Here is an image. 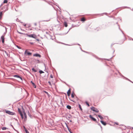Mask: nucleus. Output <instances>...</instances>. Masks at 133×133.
<instances>
[{
    "mask_svg": "<svg viewBox=\"0 0 133 133\" xmlns=\"http://www.w3.org/2000/svg\"><path fill=\"white\" fill-rule=\"evenodd\" d=\"M6 127H3L2 128V129L3 130H5L6 129Z\"/></svg>",
    "mask_w": 133,
    "mask_h": 133,
    "instance_id": "nucleus-24",
    "label": "nucleus"
},
{
    "mask_svg": "<svg viewBox=\"0 0 133 133\" xmlns=\"http://www.w3.org/2000/svg\"><path fill=\"white\" fill-rule=\"evenodd\" d=\"M68 31H68V32H67V33H66V34H67V33L68 32Z\"/></svg>",
    "mask_w": 133,
    "mask_h": 133,
    "instance_id": "nucleus-44",
    "label": "nucleus"
},
{
    "mask_svg": "<svg viewBox=\"0 0 133 133\" xmlns=\"http://www.w3.org/2000/svg\"><path fill=\"white\" fill-rule=\"evenodd\" d=\"M16 46L17 47V48H18L19 49H21V48L19 46L17 45H16Z\"/></svg>",
    "mask_w": 133,
    "mask_h": 133,
    "instance_id": "nucleus-28",
    "label": "nucleus"
},
{
    "mask_svg": "<svg viewBox=\"0 0 133 133\" xmlns=\"http://www.w3.org/2000/svg\"><path fill=\"white\" fill-rule=\"evenodd\" d=\"M50 77L51 78H53V76L52 74H51L50 75Z\"/></svg>",
    "mask_w": 133,
    "mask_h": 133,
    "instance_id": "nucleus-33",
    "label": "nucleus"
},
{
    "mask_svg": "<svg viewBox=\"0 0 133 133\" xmlns=\"http://www.w3.org/2000/svg\"><path fill=\"white\" fill-rule=\"evenodd\" d=\"M6 113L11 115H13V113L9 111H6Z\"/></svg>",
    "mask_w": 133,
    "mask_h": 133,
    "instance_id": "nucleus-8",
    "label": "nucleus"
},
{
    "mask_svg": "<svg viewBox=\"0 0 133 133\" xmlns=\"http://www.w3.org/2000/svg\"><path fill=\"white\" fill-rule=\"evenodd\" d=\"M98 125H100V124H98Z\"/></svg>",
    "mask_w": 133,
    "mask_h": 133,
    "instance_id": "nucleus-45",
    "label": "nucleus"
},
{
    "mask_svg": "<svg viewBox=\"0 0 133 133\" xmlns=\"http://www.w3.org/2000/svg\"><path fill=\"white\" fill-rule=\"evenodd\" d=\"M85 103L86 104L88 105V106H89V105L87 102H86Z\"/></svg>",
    "mask_w": 133,
    "mask_h": 133,
    "instance_id": "nucleus-30",
    "label": "nucleus"
},
{
    "mask_svg": "<svg viewBox=\"0 0 133 133\" xmlns=\"http://www.w3.org/2000/svg\"><path fill=\"white\" fill-rule=\"evenodd\" d=\"M79 108L81 109V110H82V109L81 108V105L80 104H79Z\"/></svg>",
    "mask_w": 133,
    "mask_h": 133,
    "instance_id": "nucleus-31",
    "label": "nucleus"
},
{
    "mask_svg": "<svg viewBox=\"0 0 133 133\" xmlns=\"http://www.w3.org/2000/svg\"><path fill=\"white\" fill-rule=\"evenodd\" d=\"M46 72H47V73H48V72L47 71Z\"/></svg>",
    "mask_w": 133,
    "mask_h": 133,
    "instance_id": "nucleus-49",
    "label": "nucleus"
},
{
    "mask_svg": "<svg viewBox=\"0 0 133 133\" xmlns=\"http://www.w3.org/2000/svg\"><path fill=\"white\" fill-rule=\"evenodd\" d=\"M80 49L82 50V49H81V48H80Z\"/></svg>",
    "mask_w": 133,
    "mask_h": 133,
    "instance_id": "nucleus-48",
    "label": "nucleus"
},
{
    "mask_svg": "<svg viewBox=\"0 0 133 133\" xmlns=\"http://www.w3.org/2000/svg\"><path fill=\"white\" fill-rule=\"evenodd\" d=\"M101 123L104 125H105L106 124V123L104 122L103 121L101 120Z\"/></svg>",
    "mask_w": 133,
    "mask_h": 133,
    "instance_id": "nucleus-12",
    "label": "nucleus"
},
{
    "mask_svg": "<svg viewBox=\"0 0 133 133\" xmlns=\"http://www.w3.org/2000/svg\"><path fill=\"white\" fill-rule=\"evenodd\" d=\"M115 124L117 125H118V123H115Z\"/></svg>",
    "mask_w": 133,
    "mask_h": 133,
    "instance_id": "nucleus-40",
    "label": "nucleus"
},
{
    "mask_svg": "<svg viewBox=\"0 0 133 133\" xmlns=\"http://www.w3.org/2000/svg\"><path fill=\"white\" fill-rule=\"evenodd\" d=\"M83 51L84 52H87H87H85V51Z\"/></svg>",
    "mask_w": 133,
    "mask_h": 133,
    "instance_id": "nucleus-46",
    "label": "nucleus"
},
{
    "mask_svg": "<svg viewBox=\"0 0 133 133\" xmlns=\"http://www.w3.org/2000/svg\"><path fill=\"white\" fill-rule=\"evenodd\" d=\"M118 26H119V29H120V28H119V25H118Z\"/></svg>",
    "mask_w": 133,
    "mask_h": 133,
    "instance_id": "nucleus-41",
    "label": "nucleus"
},
{
    "mask_svg": "<svg viewBox=\"0 0 133 133\" xmlns=\"http://www.w3.org/2000/svg\"><path fill=\"white\" fill-rule=\"evenodd\" d=\"M122 33H123V32H122Z\"/></svg>",
    "mask_w": 133,
    "mask_h": 133,
    "instance_id": "nucleus-52",
    "label": "nucleus"
},
{
    "mask_svg": "<svg viewBox=\"0 0 133 133\" xmlns=\"http://www.w3.org/2000/svg\"><path fill=\"white\" fill-rule=\"evenodd\" d=\"M32 71H34V72H36L37 71V70L35 69L34 68H32Z\"/></svg>",
    "mask_w": 133,
    "mask_h": 133,
    "instance_id": "nucleus-20",
    "label": "nucleus"
},
{
    "mask_svg": "<svg viewBox=\"0 0 133 133\" xmlns=\"http://www.w3.org/2000/svg\"><path fill=\"white\" fill-rule=\"evenodd\" d=\"M36 25V24H35V25Z\"/></svg>",
    "mask_w": 133,
    "mask_h": 133,
    "instance_id": "nucleus-42",
    "label": "nucleus"
},
{
    "mask_svg": "<svg viewBox=\"0 0 133 133\" xmlns=\"http://www.w3.org/2000/svg\"><path fill=\"white\" fill-rule=\"evenodd\" d=\"M20 22L22 23V22Z\"/></svg>",
    "mask_w": 133,
    "mask_h": 133,
    "instance_id": "nucleus-53",
    "label": "nucleus"
},
{
    "mask_svg": "<svg viewBox=\"0 0 133 133\" xmlns=\"http://www.w3.org/2000/svg\"><path fill=\"white\" fill-rule=\"evenodd\" d=\"M1 26H2L3 27H4L5 28V32L4 33V34H5L7 32V28L5 26H3V25H1Z\"/></svg>",
    "mask_w": 133,
    "mask_h": 133,
    "instance_id": "nucleus-15",
    "label": "nucleus"
},
{
    "mask_svg": "<svg viewBox=\"0 0 133 133\" xmlns=\"http://www.w3.org/2000/svg\"><path fill=\"white\" fill-rule=\"evenodd\" d=\"M5 35V34H4L1 37V39H2V42L3 43H4V36Z\"/></svg>",
    "mask_w": 133,
    "mask_h": 133,
    "instance_id": "nucleus-5",
    "label": "nucleus"
},
{
    "mask_svg": "<svg viewBox=\"0 0 133 133\" xmlns=\"http://www.w3.org/2000/svg\"><path fill=\"white\" fill-rule=\"evenodd\" d=\"M71 28H70L69 29V31L70 30V29H71Z\"/></svg>",
    "mask_w": 133,
    "mask_h": 133,
    "instance_id": "nucleus-43",
    "label": "nucleus"
},
{
    "mask_svg": "<svg viewBox=\"0 0 133 133\" xmlns=\"http://www.w3.org/2000/svg\"><path fill=\"white\" fill-rule=\"evenodd\" d=\"M28 115L30 117H31V114H30L29 113V111H28Z\"/></svg>",
    "mask_w": 133,
    "mask_h": 133,
    "instance_id": "nucleus-27",
    "label": "nucleus"
},
{
    "mask_svg": "<svg viewBox=\"0 0 133 133\" xmlns=\"http://www.w3.org/2000/svg\"><path fill=\"white\" fill-rule=\"evenodd\" d=\"M24 127L26 133H29V131L26 129L24 126Z\"/></svg>",
    "mask_w": 133,
    "mask_h": 133,
    "instance_id": "nucleus-16",
    "label": "nucleus"
},
{
    "mask_svg": "<svg viewBox=\"0 0 133 133\" xmlns=\"http://www.w3.org/2000/svg\"><path fill=\"white\" fill-rule=\"evenodd\" d=\"M24 25V26H26V24H24V25Z\"/></svg>",
    "mask_w": 133,
    "mask_h": 133,
    "instance_id": "nucleus-39",
    "label": "nucleus"
},
{
    "mask_svg": "<svg viewBox=\"0 0 133 133\" xmlns=\"http://www.w3.org/2000/svg\"><path fill=\"white\" fill-rule=\"evenodd\" d=\"M27 36L29 37H32L34 38H37V36L35 34L27 35Z\"/></svg>",
    "mask_w": 133,
    "mask_h": 133,
    "instance_id": "nucleus-1",
    "label": "nucleus"
},
{
    "mask_svg": "<svg viewBox=\"0 0 133 133\" xmlns=\"http://www.w3.org/2000/svg\"><path fill=\"white\" fill-rule=\"evenodd\" d=\"M71 96V97L72 98H74V94L73 93L72 94Z\"/></svg>",
    "mask_w": 133,
    "mask_h": 133,
    "instance_id": "nucleus-29",
    "label": "nucleus"
},
{
    "mask_svg": "<svg viewBox=\"0 0 133 133\" xmlns=\"http://www.w3.org/2000/svg\"><path fill=\"white\" fill-rule=\"evenodd\" d=\"M8 2V1L7 0H4V1L3 3H7Z\"/></svg>",
    "mask_w": 133,
    "mask_h": 133,
    "instance_id": "nucleus-26",
    "label": "nucleus"
},
{
    "mask_svg": "<svg viewBox=\"0 0 133 133\" xmlns=\"http://www.w3.org/2000/svg\"><path fill=\"white\" fill-rule=\"evenodd\" d=\"M18 112L19 113V114L21 116L22 118V119L24 118V117L23 116V114H22V112L21 110V109L20 108H18Z\"/></svg>",
    "mask_w": 133,
    "mask_h": 133,
    "instance_id": "nucleus-3",
    "label": "nucleus"
},
{
    "mask_svg": "<svg viewBox=\"0 0 133 133\" xmlns=\"http://www.w3.org/2000/svg\"><path fill=\"white\" fill-rule=\"evenodd\" d=\"M71 92L70 89L67 92V95L68 96H69Z\"/></svg>",
    "mask_w": 133,
    "mask_h": 133,
    "instance_id": "nucleus-9",
    "label": "nucleus"
},
{
    "mask_svg": "<svg viewBox=\"0 0 133 133\" xmlns=\"http://www.w3.org/2000/svg\"><path fill=\"white\" fill-rule=\"evenodd\" d=\"M44 92H45V93H46V94H47L48 95H49V94H48V93L46 91H44Z\"/></svg>",
    "mask_w": 133,
    "mask_h": 133,
    "instance_id": "nucleus-34",
    "label": "nucleus"
},
{
    "mask_svg": "<svg viewBox=\"0 0 133 133\" xmlns=\"http://www.w3.org/2000/svg\"><path fill=\"white\" fill-rule=\"evenodd\" d=\"M4 52L7 55V56H9L10 55L8 54L6 51H4Z\"/></svg>",
    "mask_w": 133,
    "mask_h": 133,
    "instance_id": "nucleus-21",
    "label": "nucleus"
},
{
    "mask_svg": "<svg viewBox=\"0 0 133 133\" xmlns=\"http://www.w3.org/2000/svg\"><path fill=\"white\" fill-rule=\"evenodd\" d=\"M39 72L40 74L44 73V72L42 70H40L39 71Z\"/></svg>",
    "mask_w": 133,
    "mask_h": 133,
    "instance_id": "nucleus-25",
    "label": "nucleus"
},
{
    "mask_svg": "<svg viewBox=\"0 0 133 133\" xmlns=\"http://www.w3.org/2000/svg\"><path fill=\"white\" fill-rule=\"evenodd\" d=\"M33 56L36 57H41V56L40 55L37 53L34 54L33 55Z\"/></svg>",
    "mask_w": 133,
    "mask_h": 133,
    "instance_id": "nucleus-7",
    "label": "nucleus"
},
{
    "mask_svg": "<svg viewBox=\"0 0 133 133\" xmlns=\"http://www.w3.org/2000/svg\"><path fill=\"white\" fill-rule=\"evenodd\" d=\"M61 104H62V101H61Z\"/></svg>",
    "mask_w": 133,
    "mask_h": 133,
    "instance_id": "nucleus-38",
    "label": "nucleus"
},
{
    "mask_svg": "<svg viewBox=\"0 0 133 133\" xmlns=\"http://www.w3.org/2000/svg\"><path fill=\"white\" fill-rule=\"evenodd\" d=\"M2 12H0V19H1V18L2 17Z\"/></svg>",
    "mask_w": 133,
    "mask_h": 133,
    "instance_id": "nucleus-23",
    "label": "nucleus"
},
{
    "mask_svg": "<svg viewBox=\"0 0 133 133\" xmlns=\"http://www.w3.org/2000/svg\"><path fill=\"white\" fill-rule=\"evenodd\" d=\"M14 77H16L17 78H20L21 79V80H22V78L21 76H20L18 75H15L14 76Z\"/></svg>",
    "mask_w": 133,
    "mask_h": 133,
    "instance_id": "nucleus-10",
    "label": "nucleus"
},
{
    "mask_svg": "<svg viewBox=\"0 0 133 133\" xmlns=\"http://www.w3.org/2000/svg\"><path fill=\"white\" fill-rule=\"evenodd\" d=\"M48 83L50 85H52V84L49 81Z\"/></svg>",
    "mask_w": 133,
    "mask_h": 133,
    "instance_id": "nucleus-32",
    "label": "nucleus"
},
{
    "mask_svg": "<svg viewBox=\"0 0 133 133\" xmlns=\"http://www.w3.org/2000/svg\"><path fill=\"white\" fill-rule=\"evenodd\" d=\"M65 124L66 125V126L67 127V128H68V130H69L70 132V133H73L71 131H70V130H69V128H68V126L67 124L66 123H65Z\"/></svg>",
    "mask_w": 133,
    "mask_h": 133,
    "instance_id": "nucleus-17",
    "label": "nucleus"
},
{
    "mask_svg": "<svg viewBox=\"0 0 133 133\" xmlns=\"http://www.w3.org/2000/svg\"><path fill=\"white\" fill-rule=\"evenodd\" d=\"M128 80L129 81H130V82H132V83H133V82H131V81H130V80H129V79H128Z\"/></svg>",
    "mask_w": 133,
    "mask_h": 133,
    "instance_id": "nucleus-37",
    "label": "nucleus"
},
{
    "mask_svg": "<svg viewBox=\"0 0 133 133\" xmlns=\"http://www.w3.org/2000/svg\"><path fill=\"white\" fill-rule=\"evenodd\" d=\"M18 32V33H19V34H23V33H21V32Z\"/></svg>",
    "mask_w": 133,
    "mask_h": 133,
    "instance_id": "nucleus-35",
    "label": "nucleus"
},
{
    "mask_svg": "<svg viewBox=\"0 0 133 133\" xmlns=\"http://www.w3.org/2000/svg\"><path fill=\"white\" fill-rule=\"evenodd\" d=\"M36 40L37 41H39V40L38 39H36Z\"/></svg>",
    "mask_w": 133,
    "mask_h": 133,
    "instance_id": "nucleus-36",
    "label": "nucleus"
},
{
    "mask_svg": "<svg viewBox=\"0 0 133 133\" xmlns=\"http://www.w3.org/2000/svg\"><path fill=\"white\" fill-rule=\"evenodd\" d=\"M27 50H26L25 52H24V54L26 55H31L32 53L31 52H28L27 51Z\"/></svg>",
    "mask_w": 133,
    "mask_h": 133,
    "instance_id": "nucleus-4",
    "label": "nucleus"
},
{
    "mask_svg": "<svg viewBox=\"0 0 133 133\" xmlns=\"http://www.w3.org/2000/svg\"><path fill=\"white\" fill-rule=\"evenodd\" d=\"M64 25L65 27H66L68 26L67 23L66 22H65L64 23Z\"/></svg>",
    "mask_w": 133,
    "mask_h": 133,
    "instance_id": "nucleus-19",
    "label": "nucleus"
},
{
    "mask_svg": "<svg viewBox=\"0 0 133 133\" xmlns=\"http://www.w3.org/2000/svg\"><path fill=\"white\" fill-rule=\"evenodd\" d=\"M89 117L94 121H96V119L92 117L91 115H89Z\"/></svg>",
    "mask_w": 133,
    "mask_h": 133,
    "instance_id": "nucleus-6",
    "label": "nucleus"
},
{
    "mask_svg": "<svg viewBox=\"0 0 133 133\" xmlns=\"http://www.w3.org/2000/svg\"><path fill=\"white\" fill-rule=\"evenodd\" d=\"M31 82L32 83V84L33 87L35 88H36V86L35 83H33L32 81H31Z\"/></svg>",
    "mask_w": 133,
    "mask_h": 133,
    "instance_id": "nucleus-11",
    "label": "nucleus"
},
{
    "mask_svg": "<svg viewBox=\"0 0 133 133\" xmlns=\"http://www.w3.org/2000/svg\"><path fill=\"white\" fill-rule=\"evenodd\" d=\"M115 51V50H114V51H113V52H114Z\"/></svg>",
    "mask_w": 133,
    "mask_h": 133,
    "instance_id": "nucleus-47",
    "label": "nucleus"
},
{
    "mask_svg": "<svg viewBox=\"0 0 133 133\" xmlns=\"http://www.w3.org/2000/svg\"><path fill=\"white\" fill-rule=\"evenodd\" d=\"M132 129H133V127H132Z\"/></svg>",
    "mask_w": 133,
    "mask_h": 133,
    "instance_id": "nucleus-51",
    "label": "nucleus"
},
{
    "mask_svg": "<svg viewBox=\"0 0 133 133\" xmlns=\"http://www.w3.org/2000/svg\"><path fill=\"white\" fill-rule=\"evenodd\" d=\"M98 116L101 119H103V117L100 115H98Z\"/></svg>",
    "mask_w": 133,
    "mask_h": 133,
    "instance_id": "nucleus-18",
    "label": "nucleus"
},
{
    "mask_svg": "<svg viewBox=\"0 0 133 133\" xmlns=\"http://www.w3.org/2000/svg\"><path fill=\"white\" fill-rule=\"evenodd\" d=\"M72 101L74 102V101H73L72 100H71Z\"/></svg>",
    "mask_w": 133,
    "mask_h": 133,
    "instance_id": "nucleus-50",
    "label": "nucleus"
},
{
    "mask_svg": "<svg viewBox=\"0 0 133 133\" xmlns=\"http://www.w3.org/2000/svg\"><path fill=\"white\" fill-rule=\"evenodd\" d=\"M66 108L67 109H71V107L69 105H68L66 106Z\"/></svg>",
    "mask_w": 133,
    "mask_h": 133,
    "instance_id": "nucleus-14",
    "label": "nucleus"
},
{
    "mask_svg": "<svg viewBox=\"0 0 133 133\" xmlns=\"http://www.w3.org/2000/svg\"><path fill=\"white\" fill-rule=\"evenodd\" d=\"M23 113H24V119H25H25H26V117H27L26 115V114L25 112H23Z\"/></svg>",
    "mask_w": 133,
    "mask_h": 133,
    "instance_id": "nucleus-13",
    "label": "nucleus"
},
{
    "mask_svg": "<svg viewBox=\"0 0 133 133\" xmlns=\"http://www.w3.org/2000/svg\"><path fill=\"white\" fill-rule=\"evenodd\" d=\"M91 109L97 112H98L99 111V110L97 108H95L94 107H92L91 108Z\"/></svg>",
    "mask_w": 133,
    "mask_h": 133,
    "instance_id": "nucleus-2",
    "label": "nucleus"
},
{
    "mask_svg": "<svg viewBox=\"0 0 133 133\" xmlns=\"http://www.w3.org/2000/svg\"><path fill=\"white\" fill-rule=\"evenodd\" d=\"M81 20L82 21L84 22L85 21V19L84 18H81Z\"/></svg>",
    "mask_w": 133,
    "mask_h": 133,
    "instance_id": "nucleus-22",
    "label": "nucleus"
}]
</instances>
